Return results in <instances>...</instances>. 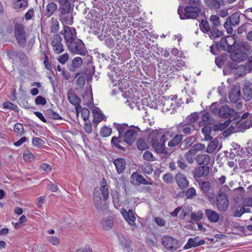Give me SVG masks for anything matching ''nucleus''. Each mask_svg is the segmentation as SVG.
Listing matches in <instances>:
<instances>
[{
	"mask_svg": "<svg viewBox=\"0 0 252 252\" xmlns=\"http://www.w3.org/2000/svg\"><path fill=\"white\" fill-rule=\"evenodd\" d=\"M109 190L107 182L103 178L101 182V187L95 188L93 192L94 204L99 212H104L107 209L105 202L109 198Z\"/></svg>",
	"mask_w": 252,
	"mask_h": 252,
	"instance_id": "1",
	"label": "nucleus"
},
{
	"mask_svg": "<svg viewBox=\"0 0 252 252\" xmlns=\"http://www.w3.org/2000/svg\"><path fill=\"white\" fill-rule=\"evenodd\" d=\"M229 190L227 186H223L220 188L216 197V206L218 210L221 212L226 211L229 204L228 196L227 192Z\"/></svg>",
	"mask_w": 252,
	"mask_h": 252,
	"instance_id": "2",
	"label": "nucleus"
},
{
	"mask_svg": "<svg viewBox=\"0 0 252 252\" xmlns=\"http://www.w3.org/2000/svg\"><path fill=\"white\" fill-rule=\"evenodd\" d=\"M236 114L235 111L232 109L230 108L228 106L226 105H223L219 108V117L220 118L229 119L228 120L226 121L223 125L220 124L216 126L215 129L222 130L227 127L230 124V118L234 117Z\"/></svg>",
	"mask_w": 252,
	"mask_h": 252,
	"instance_id": "3",
	"label": "nucleus"
},
{
	"mask_svg": "<svg viewBox=\"0 0 252 252\" xmlns=\"http://www.w3.org/2000/svg\"><path fill=\"white\" fill-rule=\"evenodd\" d=\"M201 12V9L197 6H188L184 9V12L181 13L180 9H178V14L181 19H195Z\"/></svg>",
	"mask_w": 252,
	"mask_h": 252,
	"instance_id": "4",
	"label": "nucleus"
},
{
	"mask_svg": "<svg viewBox=\"0 0 252 252\" xmlns=\"http://www.w3.org/2000/svg\"><path fill=\"white\" fill-rule=\"evenodd\" d=\"M14 34L19 45L24 47L26 45V32L24 26L19 23H16L14 26Z\"/></svg>",
	"mask_w": 252,
	"mask_h": 252,
	"instance_id": "5",
	"label": "nucleus"
},
{
	"mask_svg": "<svg viewBox=\"0 0 252 252\" xmlns=\"http://www.w3.org/2000/svg\"><path fill=\"white\" fill-rule=\"evenodd\" d=\"M240 22V15L238 13H234L230 16L226 18V21L223 24L224 28L226 30L229 34L233 33L232 26L239 25Z\"/></svg>",
	"mask_w": 252,
	"mask_h": 252,
	"instance_id": "6",
	"label": "nucleus"
},
{
	"mask_svg": "<svg viewBox=\"0 0 252 252\" xmlns=\"http://www.w3.org/2000/svg\"><path fill=\"white\" fill-rule=\"evenodd\" d=\"M62 37L58 34H54L51 37V45L55 53L60 54L64 51V47L62 43Z\"/></svg>",
	"mask_w": 252,
	"mask_h": 252,
	"instance_id": "7",
	"label": "nucleus"
},
{
	"mask_svg": "<svg viewBox=\"0 0 252 252\" xmlns=\"http://www.w3.org/2000/svg\"><path fill=\"white\" fill-rule=\"evenodd\" d=\"M68 47L69 51L74 54L80 55H85L86 54L84 44L80 40H77L70 43Z\"/></svg>",
	"mask_w": 252,
	"mask_h": 252,
	"instance_id": "8",
	"label": "nucleus"
},
{
	"mask_svg": "<svg viewBox=\"0 0 252 252\" xmlns=\"http://www.w3.org/2000/svg\"><path fill=\"white\" fill-rule=\"evenodd\" d=\"M162 242L163 246L169 251H176L179 247L178 241L169 236H163Z\"/></svg>",
	"mask_w": 252,
	"mask_h": 252,
	"instance_id": "9",
	"label": "nucleus"
},
{
	"mask_svg": "<svg viewBox=\"0 0 252 252\" xmlns=\"http://www.w3.org/2000/svg\"><path fill=\"white\" fill-rule=\"evenodd\" d=\"M230 53L229 57L230 59L236 62H243L245 61L247 57V53L243 52L240 50L239 48H237V50H231L230 52H229Z\"/></svg>",
	"mask_w": 252,
	"mask_h": 252,
	"instance_id": "10",
	"label": "nucleus"
},
{
	"mask_svg": "<svg viewBox=\"0 0 252 252\" xmlns=\"http://www.w3.org/2000/svg\"><path fill=\"white\" fill-rule=\"evenodd\" d=\"M67 98L69 102L75 106L76 112L78 113L79 109L81 108V106L80 105L81 102L80 98L72 90H69L67 91Z\"/></svg>",
	"mask_w": 252,
	"mask_h": 252,
	"instance_id": "11",
	"label": "nucleus"
},
{
	"mask_svg": "<svg viewBox=\"0 0 252 252\" xmlns=\"http://www.w3.org/2000/svg\"><path fill=\"white\" fill-rule=\"evenodd\" d=\"M64 38L67 42L71 43L74 41L76 37V30L74 28L64 26Z\"/></svg>",
	"mask_w": 252,
	"mask_h": 252,
	"instance_id": "12",
	"label": "nucleus"
},
{
	"mask_svg": "<svg viewBox=\"0 0 252 252\" xmlns=\"http://www.w3.org/2000/svg\"><path fill=\"white\" fill-rule=\"evenodd\" d=\"M229 98L231 102L236 103L241 98V91L239 86H233L229 94Z\"/></svg>",
	"mask_w": 252,
	"mask_h": 252,
	"instance_id": "13",
	"label": "nucleus"
},
{
	"mask_svg": "<svg viewBox=\"0 0 252 252\" xmlns=\"http://www.w3.org/2000/svg\"><path fill=\"white\" fill-rule=\"evenodd\" d=\"M175 180L179 187L182 189L188 188L189 182L186 176L182 173H177L175 176Z\"/></svg>",
	"mask_w": 252,
	"mask_h": 252,
	"instance_id": "14",
	"label": "nucleus"
},
{
	"mask_svg": "<svg viewBox=\"0 0 252 252\" xmlns=\"http://www.w3.org/2000/svg\"><path fill=\"white\" fill-rule=\"evenodd\" d=\"M131 178L132 180V182L133 184H141L143 185H152L153 183L151 182V179L148 178V180L145 179L143 176L141 175H140L136 172L133 173L131 176Z\"/></svg>",
	"mask_w": 252,
	"mask_h": 252,
	"instance_id": "15",
	"label": "nucleus"
},
{
	"mask_svg": "<svg viewBox=\"0 0 252 252\" xmlns=\"http://www.w3.org/2000/svg\"><path fill=\"white\" fill-rule=\"evenodd\" d=\"M137 132L133 129H127L124 135V142L129 145L132 144L136 139Z\"/></svg>",
	"mask_w": 252,
	"mask_h": 252,
	"instance_id": "16",
	"label": "nucleus"
},
{
	"mask_svg": "<svg viewBox=\"0 0 252 252\" xmlns=\"http://www.w3.org/2000/svg\"><path fill=\"white\" fill-rule=\"evenodd\" d=\"M231 39L232 38L230 36H228L226 37H222L221 38L220 40V47L223 50L228 51L229 52L236 48V45H234L235 42L233 45L229 44L228 40Z\"/></svg>",
	"mask_w": 252,
	"mask_h": 252,
	"instance_id": "17",
	"label": "nucleus"
},
{
	"mask_svg": "<svg viewBox=\"0 0 252 252\" xmlns=\"http://www.w3.org/2000/svg\"><path fill=\"white\" fill-rule=\"evenodd\" d=\"M121 213L124 217L126 220L129 223V225L133 226L135 224V220L136 218L132 210H126L123 208L121 210Z\"/></svg>",
	"mask_w": 252,
	"mask_h": 252,
	"instance_id": "18",
	"label": "nucleus"
},
{
	"mask_svg": "<svg viewBox=\"0 0 252 252\" xmlns=\"http://www.w3.org/2000/svg\"><path fill=\"white\" fill-rule=\"evenodd\" d=\"M152 147L157 153L167 155V152L165 149V144L159 143L157 139H152L151 140Z\"/></svg>",
	"mask_w": 252,
	"mask_h": 252,
	"instance_id": "19",
	"label": "nucleus"
},
{
	"mask_svg": "<svg viewBox=\"0 0 252 252\" xmlns=\"http://www.w3.org/2000/svg\"><path fill=\"white\" fill-rule=\"evenodd\" d=\"M205 215L209 220L213 223L218 222L220 219V215L214 210L210 209L205 210Z\"/></svg>",
	"mask_w": 252,
	"mask_h": 252,
	"instance_id": "20",
	"label": "nucleus"
},
{
	"mask_svg": "<svg viewBox=\"0 0 252 252\" xmlns=\"http://www.w3.org/2000/svg\"><path fill=\"white\" fill-rule=\"evenodd\" d=\"M209 173V167L207 166H200L197 168L193 172L194 178L196 180L197 178L202 176H206Z\"/></svg>",
	"mask_w": 252,
	"mask_h": 252,
	"instance_id": "21",
	"label": "nucleus"
},
{
	"mask_svg": "<svg viewBox=\"0 0 252 252\" xmlns=\"http://www.w3.org/2000/svg\"><path fill=\"white\" fill-rule=\"evenodd\" d=\"M117 171L118 174L122 173L126 169V163L123 158H118L114 161Z\"/></svg>",
	"mask_w": 252,
	"mask_h": 252,
	"instance_id": "22",
	"label": "nucleus"
},
{
	"mask_svg": "<svg viewBox=\"0 0 252 252\" xmlns=\"http://www.w3.org/2000/svg\"><path fill=\"white\" fill-rule=\"evenodd\" d=\"M197 163L199 165H207L210 161V157L206 154H199L195 158Z\"/></svg>",
	"mask_w": 252,
	"mask_h": 252,
	"instance_id": "23",
	"label": "nucleus"
},
{
	"mask_svg": "<svg viewBox=\"0 0 252 252\" xmlns=\"http://www.w3.org/2000/svg\"><path fill=\"white\" fill-rule=\"evenodd\" d=\"M93 114L94 116L93 122L96 126L97 124L103 120L104 116L98 108L93 109Z\"/></svg>",
	"mask_w": 252,
	"mask_h": 252,
	"instance_id": "24",
	"label": "nucleus"
},
{
	"mask_svg": "<svg viewBox=\"0 0 252 252\" xmlns=\"http://www.w3.org/2000/svg\"><path fill=\"white\" fill-rule=\"evenodd\" d=\"M245 196V190L243 187H239L234 190L233 200L238 203Z\"/></svg>",
	"mask_w": 252,
	"mask_h": 252,
	"instance_id": "25",
	"label": "nucleus"
},
{
	"mask_svg": "<svg viewBox=\"0 0 252 252\" xmlns=\"http://www.w3.org/2000/svg\"><path fill=\"white\" fill-rule=\"evenodd\" d=\"M193 125L191 124L180 123L178 126L179 130L182 131L186 134H189L191 133L192 128L193 127Z\"/></svg>",
	"mask_w": 252,
	"mask_h": 252,
	"instance_id": "26",
	"label": "nucleus"
},
{
	"mask_svg": "<svg viewBox=\"0 0 252 252\" xmlns=\"http://www.w3.org/2000/svg\"><path fill=\"white\" fill-rule=\"evenodd\" d=\"M197 237L193 238H189L188 243L185 245V249H189L191 247H195L198 246L202 245L205 244V241L201 240L198 242L196 241Z\"/></svg>",
	"mask_w": 252,
	"mask_h": 252,
	"instance_id": "27",
	"label": "nucleus"
},
{
	"mask_svg": "<svg viewBox=\"0 0 252 252\" xmlns=\"http://www.w3.org/2000/svg\"><path fill=\"white\" fill-rule=\"evenodd\" d=\"M243 98L248 101L252 98V89L249 86H245L243 89Z\"/></svg>",
	"mask_w": 252,
	"mask_h": 252,
	"instance_id": "28",
	"label": "nucleus"
},
{
	"mask_svg": "<svg viewBox=\"0 0 252 252\" xmlns=\"http://www.w3.org/2000/svg\"><path fill=\"white\" fill-rule=\"evenodd\" d=\"M199 189L205 195H208L211 189V185L209 182L199 181L198 182Z\"/></svg>",
	"mask_w": 252,
	"mask_h": 252,
	"instance_id": "29",
	"label": "nucleus"
},
{
	"mask_svg": "<svg viewBox=\"0 0 252 252\" xmlns=\"http://www.w3.org/2000/svg\"><path fill=\"white\" fill-rule=\"evenodd\" d=\"M249 113L246 112L241 116V118L238 116L235 118V119H233V121H235V122L231 125V126L235 127L236 125H238L239 128L243 129V128L242 127V125H241L240 124L243 122L242 121L243 120L247 119L249 117Z\"/></svg>",
	"mask_w": 252,
	"mask_h": 252,
	"instance_id": "30",
	"label": "nucleus"
},
{
	"mask_svg": "<svg viewBox=\"0 0 252 252\" xmlns=\"http://www.w3.org/2000/svg\"><path fill=\"white\" fill-rule=\"evenodd\" d=\"M60 16L61 22L65 25H71L73 22V17L72 13L68 15H63Z\"/></svg>",
	"mask_w": 252,
	"mask_h": 252,
	"instance_id": "31",
	"label": "nucleus"
},
{
	"mask_svg": "<svg viewBox=\"0 0 252 252\" xmlns=\"http://www.w3.org/2000/svg\"><path fill=\"white\" fill-rule=\"evenodd\" d=\"M194 141L195 139L192 136L188 137L181 143L180 147L182 150L186 149L191 146Z\"/></svg>",
	"mask_w": 252,
	"mask_h": 252,
	"instance_id": "32",
	"label": "nucleus"
},
{
	"mask_svg": "<svg viewBox=\"0 0 252 252\" xmlns=\"http://www.w3.org/2000/svg\"><path fill=\"white\" fill-rule=\"evenodd\" d=\"M211 118L208 112L204 113L201 117V120L199 122V126H202L204 125H208L211 123Z\"/></svg>",
	"mask_w": 252,
	"mask_h": 252,
	"instance_id": "33",
	"label": "nucleus"
},
{
	"mask_svg": "<svg viewBox=\"0 0 252 252\" xmlns=\"http://www.w3.org/2000/svg\"><path fill=\"white\" fill-rule=\"evenodd\" d=\"M183 138V136L182 135H176L172 140L168 142V147L170 148L175 147L182 141Z\"/></svg>",
	"mask_w": 252,
	"mask_h": 252,
	"instance_id": "34",
	"label": "nucleus"
},
{
	"mask_svg": "<svg viewBox=\"0 0 252 252\" xmlns=\"http://www.w3.org/2000/svg\"><path fill=\"white\" fill-rule=\"evenodd\" d=\"M202 132L204 135L205 140L210 141L213 138L211 135L212 129L210 126H203L202 128Z\"/></svg>",
	"mask_w": 252,
	"mask_h": 252,
	"instance_id": "35",
	"label": "nucleus"
},
{
	"mask_svg": "<svg viewBox=\"0 0 252 252\" xmlns=\"http://www.w3.org/2000/svg\"><path fill=\"white\" fill-rule=\"evenodd\" d=\"M57 9V5L56 3L51 2L49 3L46 7V15L49 17L51 16L54 12Z\"/></svg>",
	"mask_w": 252,
	"mask_h": 252,
	"instance_id": "36",
	"label": "nucleus"
},
{
	"mask_svg": "<svg viewBox=\"0 0 252 252\" xmlns=\"http://www.w3.org/2000/svg\"><path fill=\"white\" fill-rule=\"evenodd\" d=\"M239 48L240 50L246 53L251 54L252 53V46L248 42H243L239 44L238 45Z\"/></svg>",
	"mask_w": 252,
	"mask_h": 252,
	"instance_id": "37",
	"label": "nucleus"
},
{
	"mask_svg": "<svg viewBox=\"0 0 252 252\" xmlns=\"http://www.w3.org/2000/svg\"><path fill=\"white\" fill-rule=\"evenodd\" d=\"M205 2L211 9H217L220 7V2L217 0H205Z\"/></svg>",
	"mask_w": 252,
	"mask_h": 252,
	"instance_id": "38",
	"label": "nucleus"
},
{
	"mask_svg": "<svg viewBox=\"0 0 252 252\" xmlns=\"http://www.w3.org/2000/svg\"><path fill=\"white\" fill-rule=\"evenodd\" d=\"M102 224L103 228L105 230H108L110 229L112 227L113 224L112 218L110 217L108 218L103 219V221H102Z\"/></svg>",
	"mask_w": 252,
	"mask_h": 252,
	"instance_id": "39",
	"label": "nucleus"
},
{
	"mask_svg": "<svg viewBox=\"0 0 252 252\" xmlns=\"http://www.w3.org/2000/svg\"><path fill=\"white\" fill-rule=\"evenodd\" d=\"M141 169L147 174H150L153 171L152 165L148 162H145L140 166Z\"/></svg>",
	"mask_w": 252,
	"mask_h": 252,
	"instance_id": "40",
	"label": "nucleus"
},
{
	"mask_svg": "<svg viewBox=\"0 0 252 252\" xmlns=\"http://www.w3.org/2000/svg\"><path fill=\"white\" fill-rule=\"evenodd\" d=\"M199 27L203 32H208L211 30L208 21L206 19L201 20L199 24Z\"/></svg>",
	"mask_w": 252,
	"mask_h": 252,
	"instance_id": "41",
	"label": "nucleus"
},
{
	"mask_svg": "<svg viewBox=\"0 0 252 252\" xmlns=\"http://www.w3.org/2000/svg\"><path fill=\"white\" fill-rule=\"evenodd\" d=\"M137 148L141 151L144 150L148 148L149 145L147 141L144 139H139L137 141Z\"/></svg>",
	"mask_w": 252,
	"mask_h": 252,
	"instance_id": "42",
	"label": "nucleus"
},
{
	"mask_svg": "<svg viewBox=\"0 0 252 252\" xmlns=\"http://www.w3.org/2000/svg\"><path fill=\"white\" fill-rule=\"evenodd\" d=\"M219 143L218 140L215 139L214 140L212 141L208 145L206 151L208 153H213L214 150L216 149Z\"/></svg>",
	"mask_w": 252,
	"mask_h": 252,
	"instance_id": "43",
	"label": "nucleus"
},
{
	"mask_svg": "<svg viewBox=\"0 0 252 252\" xmlns=\"http://www.w3.org/2000/svg\"><path fill=\"white\" fill-rule=\"evenodd\" d=\"M28 4L27 0H17L14 1L13 3V7L15 9L25 7L28 5Z\"/></svg>",
	"mask_w": 252,
	"mask_h": 252,
	"instance_id": "44",
	"label": "nucleus"
},
{
	"mask_svg": "<svg viewBox=\"0 0 252 252\" xmlns=\"http://www.w3.org/2000/svg\"><path fill=\"white\" fill-rule=\"evenodd\" d=\"M210 20L212 23V28H218L221 25L220 18L217 15H212L210 17Z\"/></svg>",
	"mask_w": 252,
	"mask_h": 252,
	"instance_id": "45",
	"label": "nucleus"
},
{
	"mask_svg": "<svg viewBox=\"0 0 252 252\" xmlns=\"http://www.w3.org/2000/svg\"><path fill=\"white\" fill-rule=\"evenodd\" d=\"M46 114L50 118L55 120L62 119V118L56 112L53 111L52 109H48L46 111Z\"/></svg>",
	"mask_w": 252,
	"mask_h": 252,
	"instance_id": "46",
	"label": "nucleus"
},
{
	"mask_svg": "<svg viewBox=\"0 0 252 252\" xmlns=\"http://www.w3.org/2000/svg\"><path fill=\"white\" fill-rule=\"evenodd\" d=\"M120 136L119 137H113L111 140L112 143L115 145L118 149L124 150V148L122 147L120 144L123 143L121 139H120Z\"/></svg>",
	"mask_w": 252,
	"mask_h": 252,
	"instance_id": "47",
	"label": "nucleus"
},
{
	"mask_svg": "<svg viewBox=\"0 0 252 252\" xmlns=\"http://www.w3.org/2000/svg\"><path fill=\"white\" fill-rule=\"evenodd\" d=\"M59 30V22L56 19H52V25L50 27L51 32L53 33H56Z\"/></svg>",
	"mask_w": 252,
	"mask_h": 252,
	"instance_id": "48",
	"label": "nucleus"
},
{
	"mask_svg": "<svg viewBox=\"0 0 252 252\" xmlns=\"http://www.w3.org/2000/svg\"><path fill=\"white\" fill-rule=\"evenodd\" d=\"M186 197L188 199H192L196 195V191L194 188H190L188 189L185 193Z\"/></svg>",
	"mask_w": 252,
	"mask_h": 252,
	"instance_id": "49",
	"label": "nucleus"
},
{
	"mask_svg": "<svg viewBox=\"0 0 252 252\" xmlns=\"http://www.w3.org/2000/svg\"><path fill=\"white\" fill-rule=\"evenodd\" d=\"M247 70L246 65H240L236 68L235 72L239 76H242L246 74Z\"/></svg>",
	"mask_w": 252,
	"mask_h": 252,
	"instance_id": "50",
	"label": "nucleus"
},
{
	"mask_svg": "<svg viewBox=\"0 0 252 252\" xmlns=\"http://www.w3.org/2000/svg\"><path fill=\"white\" fill-rule=\"evenodd\" d=\"M186 63L182 60H177L175 61L174 64H173V67L175 69L179 70L181 69L183 67L185 66Z\"/></svg>",
	"mask_w": 252,
	"mask_h": 252,
	"instance_id": "51",
	"label": "nucleus"
},
{
	"mask_svg": "<svg viewBox=\"0 0 252 252\" xmlns=\"http://www.w3.org/2000/svg\"><path fill=\"white\" fill-rule=\"evenodd\" d=\"M57 60L58 61L62 64H64L69 60V55L68 53H65L62 55L59 56Z\"/></svg>",
	"mask_w": 252,
	"mask_h": 252,
	"instance_id": "52",
	"label": "nucleus"
},
{
	"mask_svg": "<svg viewBox=\"0 0 252 252\" xmlns=\"http://www.w3.org/2000/svg\"><path fill=\"white\" fill-rule=\"evenodd\" d=\"M143 158L145 160L149 161H154L156 160V158L154 157L153 154L149 151H146L144 153Z\"/></svg>",
	"mask_w": 252,
	"mask_h": 252,
	"instance_id": "53",
	"label": "nucleus"
},
{
	"mask_svg": "<svg viewBox=\"0 0 252 252\" xmlns=\"http://www.w3.org/2000/svg\"><path fill=\"white\" fill-rule=\"evenodd\" d=\"M250 209H247L244 207L240 209L236 210L234 213L233 216L235 217H240L245 212H249Z\"/></svg>",
	"mask_w": 252,
	"mask_h": 252,
	"instance_id": "54",
	"label": "nucleus"
},
{
	"mask_svg": "<svg viewBox=\"0 0 252 252\" xmlns=\"http://www.w3.org/2000/svg\"><path fill=\"white\" fill-rule=\"evenodd\" d=\"M203 213L202 211H199L197 213H192L190 215V218L194 221H199L203 218Z\"/></svg>",
	"mask_w": 252,
	"mask_h": 252,
	"instance_id": "55",
	"label": "nucleus"
},
{
	"mask_svg": "<svg viewBox=\"0 0 252 252\" xmlns=\"http://www.w3.org/2000/svg\"><path fill=\"white\" fill-rule=\"evenodd\" d=\"M199 118V116L197 113H193L190 114L189 116L187 117V120L189 122V124H193V123L196 122Z\"/></svg>",
	"mask_w": 252,
	"mask_h": 252,
	"instance_id": "56",
	"label": "nucleus"
},
{
	"mask_svg": "<svg viewBox=\"0 0 252 252\" xmlns=\"http://www.w3.org/2000/svg\"><path fill=\"white\" fill-rule=\"evenodd\" d=\"M217 28H212L210 31L212 36L214 38L221 37L223 34V32L217 30Z\"/></svg>",
	"mask_w": 252,
	"mask_h": 252,
	"instance_id": "57",
	"label": "nucleus"
},
{
	"mask_svg": "<svg viewBox=\"0 0 252 252\" xmlns=\"http://www.w3.org/2000/svg\"><path fill=\"white\" fill-rule=\"evenodd\" d=\"M112 132V129L109 127L103 126L100 131V135L103 137L109 136Z\"/></svg>",
	"mask_w": 252,
	"mask_h": 252,
	"instance_id": "58",
	"label": "nucleus"
},
{
	"mask_svg": "<svg viewBox=\"0 0 252 252\" xmlns=\"http://www.w3.org/2000/svg\"><path fill=\"white\" fill-rule=\"evenodd\" d=\"M72 63L74 68H78L82 64L83 60L80 57H75L73 59Z\"/></svg>",
	"mask_w": 252,
	"mask_h": 252,
	"instance_id": "59",
	"label": "nucleus"
},
{
	"mask_svg": "<svg viewBox=\"0 0 252 252\" xmlns=\"http://www.w3.org/2000/svg\"><path fill=\"white\" fill-rule=\"evenodd\" d=\"M79 110H81L82 117L83 118V120L85 122H86L89 117V115H90L89 110L86 108H81V109H79Z\"/></svg>",
	"mask_w": 252,
	"mask_h": 252,
	"instance_id": "60",
	"label": "nucleus"
},
{
	"mask_svg": "<svg viewBox=\"0 0 252 252\" xmlns=\"http://www.w3.org/2000/svg\"><path fill=\"white\" fill-rule=\"evenodd\" d=\"M178 166L182 170H185L187 166V164L184 161L183 156H179V159L177 161Z\"/></svg>",
	"mask_w": 252,
	"mask_h": 252,
	"instance_id": "61",
	"label": "nucleus"
},
{
	"mask_svg": "<svg viewBox=\"0 0 252 252\" xmlns=\"http://www.w3.org/2000/svg\"><path fill=\"white\" fill-rule=\"evenodd\" d=\"M14 131L19 135H21L24 133L23 126L21 124H16L14 126Z\"/></svg>",
	"mask_w": 252,
	"mask_h": 252,
	"instance_id": "62",
	"label": "nucleus"
},
{
	"mask_svg": "<svg viewBox=\"0 0 252 252\" xmlns=\"http://www.w3.org/2000/svg\"><path fill=\"white\" fill-rule=\"evenodd\" d=\"M242 125L243 128H248L250 127H252V114L249 117V121H244L240 124Z\"/></svg>",
	"mask_w": 252,
	"mask_h": 252,
	"instance_id": "63",
	"label": "nucleus"
},
{
	"mask_svg": "<svg viewBox=\"0 0 252 252\" xmlns=\"http://www.w3.org/2000/svg\"><path fill=\"white\" fill-rule=\"evenodd\" d=\"M23 158L25 161H31L34 159V156L31 152L27 151L24 152Z\"/></svg>",
	"mask_w": 252,
	"mask_h": 252,
	"instance_id": "64",
	"label": "nucleus"
}]
</instances>
